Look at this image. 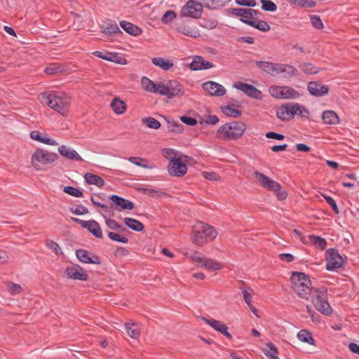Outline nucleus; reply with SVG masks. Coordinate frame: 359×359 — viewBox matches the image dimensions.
Segmentation results:
<instances>
[{"label": "nucleus", "instance_id": "f257e3e1", "mask_svg": "<svg viewBox=\"0 0 359 359\" xmlns=\"http://www.w3.org/2000/svg\"><path fill=\"white\" fill-rule=\"evenodd\" d=\"M46 104L60 115H67L70 107L71 98L62 92H48L43 95Z\"/></svg>", "mask_w": 359, "mask_h": 359}, {"label": "nucleus", "instance_id": "f03ea898", "mask_svg": "<svg viewBox=\"0 0 359 359\" xmlns=\"http://www.w3.org/2000/svg\"><path fill=\"white\" fill-rule=\"evenodd\" d=\"M290 282L292 290L299 297L309 298L313 287L309 276L302 272H292Z\"/></svg>", "mask_w": 359, "mask_h": 359}, {"label": "nucleus", "instance_id": "7ed1b4c3", "mask_svg": "<svg viewBox=\"0 0 359 359\" xmlns=\"http://www.w3.org/2000/svg\"><path fill=\"white\" fill-rule=\"evenodd\" d=\"M246 126L243 121H232L221 126L216 137L223 140H236L244 134Z\"/></svg>", "mask_w": 359, "mask_h": 359}, {"label": "nucleus", "instance_id": "20e7f679", "mask_svg": "<svg viewBox=\"0 0 359 359\" xmlns=\"http://www.w3.org/2000/svg\"><path fill=\"white\" fill-rule=\"evenodd\" d=\"M217 235L215 228L203 222H198L192 227L193 242L203 245L208 240H213Z\"/></svg>", "mask_w": 359, "mask_h": 359}, {"label": "nucleus", "instance_id": "39448f33", "mask_svg": "<svg viewBox=\"0 0 359 359\" xmlns=\"http://www.w3.org/2000/svg\"><path fill=\"white\" fill-rule=\"evenodd\" d=\"M95 194H93L90 197L91 203L95 206L100 207L105 210L111 208L121 212L126 210H131L135 208V205L132 201L118 195L113 194L109 197V198L112 201L110 207L107 205L99 202L98 201H96L95 198Z\"/></svg>", "mask_w": 359, "mask_h": 359}, {"label": "nucleus", "instance_id": "423d86ee", "mask_svg": "<svg viewBox=\"0 0 359 359\" xmlns=\"http://www.w3.org/2000/svg\"><path fill=\"white\" fill-rule=\"evenodd\" d=\"M57 158L58 156L56 153L37 149L32 155L31 163L36 170H41L43 169V166L53 163Z\"/></svg>", "mask_w": 359, "mask_h": 359}, {"label": "nucleus", "instance_id": "0eeeda50", "mask_svg": "<svg viewBox=\"0 0 359 359\" xmlns=\"http://www.w3.org/2000/svg\"><path fill=\"white\" fill-rule=\"evenodd\" d=\"M203 7L202 1L189 0L182 8L180 15L182 17L198 19L203 13Z\"/></svg>", "mask_w": 359, "mask_h": 359}, {"label": "nucleus", "instance_id": "6e6552de", "mask_svg": "<svg viewBox=\"0 0 359 359\" xmlns=\"http://www.w3.org/2000/svg\"><path fill=\"white\" fill-rule=\"evenodd\" d=\"M346 257L344 258L335 248H330L326 251V269L334 271L343 266Z\"/></svg>", "mask_w": 359, "mask_h": 359}, {"label": "nucleus", "instance_id": "1a4fd4ad", "mask_svg": "<svg viewBox=\"0 0 359 359\" xmlns=\"http://www.w3.org/2000/svg\"><path fill=\"white\" fill-rule=\"evenodd\" d=\"M271 96L278 99H297L299 93L290 86H271L269 88Z\"/></svg>", "mask_w": 359, "mask_h": 359}, {"label": "nucleus", "instance_id": "9d476101", "mask_svg": "<svg viewBox=\"0 0 359 359\" xmlns=\"http://www.w3.org/2000/svg\"><path fill=\"white\" fill-rule=\"evenodd\" d=\"M191 259L199 266L205 268L206 269L211 271L219 270L222 266V265L217 261H215L210 258L205 257L197 252H194L191 256Z\"/></svg>", "mask_w": 359, "mask_h": 359}, {"label": "nucleus", "instance_id": "9b49d317", "mask_svg": "<svg viewBox=\"0 0 359 359\" xmlns=\"http://www.w3.org/2000/svg\"><path fill=\"white\" fill-rule=\"evenodd\" d=\"M327 290L325 289L323 291L320 292V294H318L313 296L312 299V302L315 306V308L320 311L321 313L330 316L332 313V309L330 305V303L327 301V298L326 297Z\"/></svg>", "mask_w": 359, "mask_h": 359}, {"label": "nucleus", "instance_id": "f8f14e48", "mask_svg": "<svg viewBox=\"0 0 359 359\" xmlns=\"http://www.w3.org/2000/svg\"><path fill=\"white\" fill-rule=\"evenodd\" d=\"M71 219L74 222L79 224L83 228L88 229L95 238H103L101 227L95 220L83 221L76 217H72Z\"/></svg>", "mask_w": 359, "mask_h": 359}, {"label": "nucleus", "instance_id": "ddd939ff", "mask_svg": "<svg viewBox=\"0 0 359 359\" xmlns=\"http://www.w3.org/2000/svg\"><path fill=\"white\" fill-rule=\"evenodd\" d=\"M168 172L171 176L182 177L187 172V165L180 158L173 157L168 165Z\"/></svg>", "mask_w": 359, "mask_h": 359}, {"label": "nucleus", "instance_id": "4468645a", "mask_svg": "<svg viewBox=\"0 0 359 359\" xmlns=\"http://www.w3.org/2000/svg\"><path fill=\"white\" fill-rule=\"evenodd\" d=\"M298 109L299 103L283 104L278 109L276 115L282 121H288L294 117Z\"/></svg>", "mask_w": 359, "mask_h": 359}, {"label": "nucleus", "instance_id": "2eb2a0df", "mask_svg": "<svg viewBox=\"0 0 359 359\" xmlns=\"http://www.w3.org/2000/svg\"><path fill=\"white\" fill-rule=\"evenodd\" d=\"M66 276L68 278L79 280H87L88 275L85 271L84 269L79 264H74L67 266L65 270Z\"/></svg>", "mask_w": 359, "mask_h": 359}, {"label": "nucleus", "instance_id": "dca6fc26", "mask_svg": "<svg viewBox=\"0 0 359 359\" xmlns=\"http://www.w3.org/2000/svg\"><path fill=\"white\" fill-rule=\"evenodd\" d=\"M253 177L259 182V184L265 189L271 191L272 189H279L280 184L277 182H275L269 177L265 175L264 174L259 172L255 171L252 173Z\"/></svg>", "mask_w": 359, "mask_h": 359}, {"label": "nucleus", "instance_id": "f3484780", "mask_svg": "<svg viewBox=\"0 0 359 359\" xmlns=\"http://www.w3.org/2000/svg\"><path fill=\"white\" fill-rule=\"evenodd\" d=\"M202 87L211 96L220 97L226 93L225 88L222 85L215 81L205 82L203 83Z\"/></svg>", "mask_w": 359, "mask_h": 359}, {"label": "nucleus", "instance_id": "a211bd4d", "mask_svg": "<svg viewBox=\"0 0 359 359\" xmlns=\"http://www.w3.org/2000/svg\"><path fill=\"white\" fill-rule=\"evenodd\" d=\"M233 87L238 90H241L248 96L255 98V99H261L262 98V92L257 89L255 86L250 84L244 83L241 81L236 82L233 84Z\"/></svg>", "mask_w": 359, "mask_h": 359}, {"label": "nucleus", "instance_id": "6ab92c4d", "mask_svg": "<svg viewBox=\"0 0 359 359\" xmlns=\"http://www.w3.org/2000/svg\"><path fill=\"white\" fill-rule=\"evenodd\" d=\"M297 69L290 65L278 64L276 65L274 76H280L284 79H289L296 76Z\"/></svg>", "mask_w": 359, "mask_h": 359}, {"label": "nucleus", "instance_id": "aec40b11", "mask_svg": "<svg viewBox=\"0 0 359 359\" xmlns=\"http://www.w3.org/2000/svg\"><path fill=\"white\" fill-rule=\"evenodd\" d=\"M307 90L309 93L315 97H322L329 92V87L317 81H310L307 84Z\"/></svg>", "mask_w": 359, "mask_h": 359}, {"label": "nucleus", "instance_id": "412c9836", "mask_svg": "<svg viewBox=\"0 0 359 359\" xmlns=\"http://www.w3.org/2000/svg\"><path fill=\"white\" fill-rule=\"evenodd\" d=\"M228 13L233 15L237 17H241V19L249 20L252 19L257 14H260V12L252 8H229Z\"/></svg>", "mask_w": 359, "mask_h": 359}, {"label": "nucleus", "instance_id": "4be33fe9", "mask_svg": "<svg viewBox=\"0 0 359 359\" xmlns=\"http://www.w3.org/2000/svg\"><path fill=\"white\" fill-rule=\"evenodd\" d=\"M201 319L215 330L226 336L227 338H232V335L228 332V327L222 322L212 318L208 319L205 317H201Z\"/></svg>", "mask_w": 359, "mask_h": 359}, {"label": "nucleus", "instance_id": "5701e85b", "mask_svg": "<svg viewBox=\"0 0 359 359\" xmlns=\"http://www.w3.org/2000/svg\"><path fill=\"white\" fill-rule=\"evenodd\" d=\"M93 54L95 56H96L99 58H102L107 61L114 62H116L117 64H121V65L126 64V59L120 57L116 53L96 50V51L93 52Z\"/></svg>", "mask_w": 359, "mask_h": 359}, {"label": "nucleus", "instance_id": "b1692460", "mask_svg": "<svg viewBox=\"0 0 359 359\" xmlns=\"http://www.w3.org/2000/svg\"><path fill=\"white\" fill-rule=\"evenodd\" d=\"M76 256L77 259L82 263L100 264V259L98 256H90L88 251L83 249H78L76 250Z\"/></svg>", "mask_w": 359, "mask_h": 359}, {"label": "nucleus", "instance_id": "393cba45", "mask_svg": "<svg viewBox=\"0 0 359 359\" xmlns=\"http://www.w3.org/2000/svg\"><path fill=\"white\" fill-rule=\"evenodd\" d=\"M167 85V88L169 89V93L168 95V98L172 99L175 97L183 95L184 93L183 86L178 81L175 80L168 81Z\"/></svg>", "mask_w": 359, "mask_h": 359}, {"label": "nucleus", "instance_id": "a878e982", "mask_svg": "<svg viewBox=\"0 0 359 359\" xmlns=\"http://www.w3.org/2000/svg\"><path fill=\"white\" fill-rule=\"evenodd\" d=\"M213 67L214 65L212 62L205 61L203 57L198 55L194 57L192 62L189 65L190 69L194 71L208 69Z\"/></svg>", "mask_w": 359, "mask_h": 359}, {"label": "nucleus", "instance_id": "bb28decb", "mask_svg": "<svg viewBox=\"0 0 359 359\" xmlns=\"http://www.w3.org/2000/svg\"><path fill=\"white\" fill-rule=\"evenodd\" d=\"M32 140L51 146H57L58 143L53 139L47 137L46 134L41 133L39 130H32L29 134Z\"/></svg>", "mask_w": 359, "mask_h": 359}, {"label": "nucleus", "instance_id": "cd10ccee", "mask_svg": "<svg viewBox=\"0 0 359 359\" xmlns=\"http://www.w3.org/2000/svg\"><path fill=\"white\" fill-rule=\"evenodd\" d=\"M59 154L67 159L81 162L83 159L76 150L68 148L65 145L58 147Z\"/></svg>", "mask_w": 359, "mask_h": 359}, {"label": "nucleus", "instance_id": "c85d7f7f", "mask_svg": "<svg viewBox=\"0 0 359 359\" xmlns=\"http://www.w3.org/2000/svg\"><path fill=\"white\" fill-rule=\"evenodd\" d=\"M100 27L102 32L107 36H111L113 34H122L114 20H107L102 24Z\"/></svg>", "mask_w": 359, "mask_h": 359}, {"label": "nucleus", "instance_id": "c756f323", "mask_svg": "<svg viewBox=\"0 0 359 359\" xmlns=\"http://www.w3.org/2000/svg\"><path fill=\"white\" fill-rule=\"evenodd\" d=\"M240 20L250 26L252 27L259 31L262 32H269L271 29L270 25L265 21L257 20H245V19H240Z\"/></svg>", "mask_w": 359, "mask_h": 359}, {"label": "nucleus", "instance_id": "7c9ffc66", "mask_svg": "<svg viewBox=\"0 0 359 359\" xmlns=\"http://www.w3.org/2000/svg\"><path fill=\"white\" fill-rule=\"evenodd\" d=\"M322 119L325 124L336 125L339 123V117L333 110H325L322 114Z\"/></svg>", "mask_w": 359, "mask_h": 359}, {"label": "nucleus", "instance_id": "2f4dec72", "mask_svg": "<svg viewBox=\"0 0 359 359\" xmlns=\"http://www.w3.org/2000/svg\"><path fill=\"white\" fill-rule=\"evenodd\" d=\"M120 26L121 28L126 32L128 34L134 36H137L140 35L142 32V30L141 28L137 27V25H133L131 22H127V21H121L120 22Z\"/></svg>", "mask_w": 359, "mask_h": 359}, {"label": "nucleus", "instance_id": "473e14b6", "mask_svg": "<svg viewBox=\"0 0 359 359\" xmlns=\"http://www.w3.org/2000/svg\"><path fill=\"white\" fill-rule=\"evenodd\" d=\"M205 8L217 10L222 8L231 0H200Z\"/></svg>", "mask_w": 359, "mask_h": 359}, {"label": "nucleus", "instance_id": "72a5a7b5", "mask_svg": "<svg viewBox=\"0 0 359 359\" xmlns=\"http://www.w3.org/2000/svg\"><path fill=\"white\" fill-rule=\"evenodd\" d=\"M123 222H124V224L126 226H128L129 229H130L135 231H137V232L142 231L144 228V226L142 222H140L137 219H133L131 217H126L123 219Z\"/></svg>", "mask_w": 359, "mask_h": 359}, {"label": "nucleus", "instance_id": "f704fd0d", "mask_svg": "<svg viewBox=\"0 0 359 359\" xmlns=\"http://www.w3.org/2000/svg\"><path fill=\"white\" fill-rule=\"evenodd\" d=\"M257 66L262 71L274 76L277 63L267 61H255Z\"/></svg>", "mask_w": 359, "mask_h": 359}, {"label": "nucleus", "instance_id": "c9c22d12", "mask_svg": "<svg viewBox=\"0 0 359 359\" xmlns=\"http://www.w3.org/2000/svg\"><path fill=\"white\" fill-rule=\"evenodd\" d=\"M84 180L87 184H94L98 187H102L104 184V181L101 177L91 172L86 173Z\"/></svg>", "mask_w": 359, "mask_h": 359}, {"label": "nucleus", "instance_id": "e433bc0d", "mask_svg": "<svg viewBox=\"0 0 359 359\" xmlns=\"http://www.w3.org/2000/svg\"><path fill=\"white\" fill-rule=\"evenodd\" d=\"M151 62L153 65L165 71L170 69L174 65L169 60H165L161 57H153Z\"/></svg>", "mask_w": 359, "mask_h": 359}, {"label": "nucleus", "instance_id": "4c0bfd02", "mask_svg": "<svg viewBox=\"0 0 359 359\" xmlns=\"http://www.w3.org/2000/svg\"><path fill=\"white\" fill-rule=\"evenodd\" d=\"M298 339L302 342L307 343L310 345H314L316 340L312 336V334L307 330H300L297 335Z\"/></svg>", "mask_w": 359, "mask_h": 359}, {"label": "nucleus", "instance_id": "58836bf2", "mask_svg": "<svg viewBox=\"0 0 359 359\" xmlns=\"http://www.w3.org/2000/svg\"><path fill=\"white\" fill-rule=\"evenodd\" d=\"M111 107L116 114H122L126 111L125 102L118 97L113 99L111 102Z\"/></svg>", "mask_w": 359, "mask_h": 359}, {"label": "nucleus", "instance_id": "ea45409f", "mask_svg": "<svg viewBox=\"0 0 359 359\" xmlns=\"http://www.w3.org/2000/svg\"><path fill=\"white\" fill-rule=\"evenodd\" d=\"M309 241L316 248L321 250H325L327 244L324 238L314 235L309 236Z\"/></svg>", "mask_w": 359, "mask_h": 359}, {"label": "nucleus", "instance_id": "a19ab883", "mask_svg": "<svg viewBox=\"0 0 359 359\" xmlns=\"http://www.w3.org/2000/svg\"><path fill=\"white\" fill-rule=\"evenodd\" d=\"M125 327L128 334L133 339H137L140 334L139 326L136 323H126Z\"/></svg>", "mask_w": 359, "mask_h": 359}, {"label": "nucleus", "instance_id": "79ce46f5", "mask_svg": "<svg viewBox=\"0 0 359 359\" xmlns=\"http://www.w3.org/2000/svg\"><path fill=\"white\" fill-rule=\"evenodd\" d=\"M300 69L306 74H316L319 72L320 68L312 63L304 62L299 65Z\"/></svg>", "mask_w": 359, "mask_h": 359}, {"label": "nucleus", "instance_id": "37998d69", "mask_svg": "<svg viewBox=\"0 0 359 359\" xmlns=\"http://www.w3.org/2000/svg\"><path fill=\"white\" fill-rule=\"evenodd\" d=\"M165 120L168 123V130L171 133H181L184 130L183 126L180 123L175 121H170L167 118L164 117Z\"/></svg>", "mask_w": 359, "mask_h": 359}, {"label": "nucleus", "instance_id": "c03bdc74", "mask_svg": "<svg viewBox=\"0 0 359 359\" xmlns=\"http://www.w3.org/2000/svg\"><path fill=\"white\" fill-rule=\"evenodd\" d=\"M105 224L108 226L109 229L113 231H116L118 232H123L126 231V228L119 224L116 220L106 218Z\"/></svg>", "mask_w": 359, "mask_h": 359}, {"label": "nucleus", "instance_id": "a18cd8bd", "mask_svg": "<svg viewBox=\"0 0 359 359\" xmlns=\"http://www.w3.org/2000/svg\"><path fill=\"white\" fill-rule=\"evenodd\" d=\"M121 232L109 231L107 236L109 238L113 241H116L121 243H128V238L125 236H121Z\"/></svg>", "mask_w": 359, "mask_h": 359}, {"label": "nucleus", "instance_id": "49530a36", "mask_svg": "<svg viewBox=\"0 0 359 359\" xmlns=\"http://www.w3.org/2000/svg\"><path fill=\"white\" fill-rule=\"evenodd\" d=\"M221 111L223 114L229 117L238 118L241 116V111L231 108L229 106H224L221 107Z\"/></svg>", "mask_w": 359, "mask_h": 359}, {"label": "nucleus", "instance_id": "de8ad7c7", "mask_svg": "<svg viewBox=\"0 0 359 359\" xmlns=\"http://www.w3.org/2000/svg\"><path fill=\"white\" fill-rule=\"evenodd\" d=\"M64 68L62 65L57 63L50 64L45 68V73L49 75H55L57 73L62 72Z\"/></svg>", "mask_w": 359, "mask_h": 359}, {"label": "nucleus", "instance_id": "09e8293b", "mask_svg": "<svg viewBox=\"0 0 359 359\" xmlns=\"http://www.w3.org/2000/svg\"><path fill=\"white\" fill-rule=\"evenodd\" d=\"M143 123L147 125V126L151 129H158L161 127V123L156 120V118L149 116L146 118H143L142 119Z\"/></svg>", "mask_w": 359, "mask_h": 359}, {"label": "nucleus", "instance_id": "8fccbe9b", "mask_svg": "<svg viewBox=\"0 0 359 359\" xmlns=\"http://www.w3.org/2000/svg\"><path fill=\"white\" fill-rule=\"evenodd\" d=\"M262 9L265 11L274 12L277 10V5L270 0H260Z\"/></svg>", "mask_w": 359, "mask_h": 359}, {"label": "nucleus", "instance_id": "3c124183", "mask_svg": "<svg viewBox=\"0 0 359 359\" xmlns=\"http://www.w3.org/2000/svg\"><path fill=\"white\" fill-rule=\"evenodd\" d=\"M63 191L76 198L82 197L83 196V192L80 189L72 186L65 187L63 188Z\"/></svg>", "mask_w": 359, "mask_h": 359}, {"label": "nucleus", "instance_id": "603ef678", "mask_svg": "<svg viewBox=\"0 0 359 359\" xmlns=\"http://www.w3.org/2000/svg\"><path fill=\"white\" fill-rule=\"evenodd\" d=\"M144 89L148 92L153 93L156 83L147 77H143L141 81Z\"/></svg>", "mask_w": 359, "mask_h": 359}, {"label": "nucleus", "instance_id": "864d4df0", "mask_svg": "<svg viewBox=\"0 0 359 359\" xmlns=\"http://www.w3.org/2000/svg\"><path fill=\"white\" fill-rule=\"evenodd\" d=\"M169 92V89L167 88V85H164L163 83H156L153 91L154 93H158L161 95H165L167 97Z\"/></svg>", "mask_w": 359, "mask_h": 359}, {"label": "nucleus", "instance_id": "5fc2aeb1", "mask_svg": "<svg viewBox=\"0 0 359 359\" xmlns=\"http://www.w3.org/2000/svg\"><path fill=\"white\" fill-rule=\"evenodd\" d=\"M46 246L52 250L56 255H62V251L60 247V245L55 241L52 240H47L46 241Z\"/></svg>", "mask_w": 359, "mask_h": 359}, {"label": "nucleus", "instance_id": "6e6d98bb", "mask_svg": "<svg viewBox=\"0 0 359 359\" xmlns=\"http://www.w3.org/2000/svg\"><path fill=\"white\" fill-rule=\"evenodd\" d=\"M219 118L216 115H208L206 118H201L199 121V123L201 125L203 123L210 124V125H216L219 123Z\"/></svg>", "mask_w": 359, "mask_h": 359}, {"label": "nucleus", "instance_id": "4d7b16f0", "mask_svg": "<svg viewBox=\"0 0 359 359\" xmlns=\"http://www.w3.org/2000/svg\"><path fill=\"white\" fill-rule=\"evenodd\" d=\"M129 161L139 167L144 168H151L150 166L147 165V164L144 163V162H147L146 159L142 158L140 157H136V156H132L129 158Z\"/></svg>", "mask_w": 359, "mask_h": 359}, {"label": "nucleus", "instance_id": "13d9d810", "mask_svg": "<svg viewBox=\"0 0 359 359\" xmlns=\"http://www.w3.org/2000/svg\"><path fill=\"white\" fill-rule=\"evenodd\" d=\"M266 347L264 352L269 358L278 354L277 348L272 343L266 344Z\"/></svg>", "mask_w": 359, "mask_h": 359}, {"label": "nucleus", "instance_id": "bf43d9fd", "mask_svg": "<svg viewBox=\"0 0 359 359\" xmlns=\"http://www.w3.org/2000/svg\"><path fill=\"white\" fill-rule=\"evenodd\" d=\"M311 22L313 27L316 29H321L323 28V23L320 18V16L316 15H310Z\"/></svg>", "mask_w": 359, "mask_h": 359}, {"label": "nucleus", "instance_id": "052dcab7", "mask_svg": "<svg viewBox=\"0 0 359 359\" xmlns=\"http://www.w3.org/2000/svg\"><path fill=\"white\" fill-rule=\"evenodd\" d=\"M7 289L9 293L12 295L18 294L22 291L21 286L19 284L14 283H9L7 285Z\"/></svg>", "mask_w": 359, "mask_h": 359}, {"label": "nucleus", "instance_id": "680f3d73", "mask_svg": "<svg viewBox=\"0 0 359 359\" xmlns=\"http://www.w3.org/2000/svg\"><path fill=\"white\" fill-rule=\"evenodd\" d=\"M69 211L72 213L76 215H86V214L88 213V209L82 205H79L76 208L71 207L69 208Z\"/></svg>", "mask_w": 359, "mask_h": 359}, {"label": "nucleus", "instance_id": "e2e57ef3", "mask_svg": "<svg viewBox=\"0 0 359 359\" xmlns=\"http://www.w3.org/2000/svg\"><path fill=\"white\" fill-rule=\"evenodd\" d=\"M140 190L146 196H148L149 197H158L161 194H163V192H159L155 189H149V188H141Z\"/></svg>", "mask_w": 359, "mask_h": 359}, {"label": "nucleus", "instance_id": "0e129e2a", "mask_svg": "<svg viewBox=\"0 0 359 359\" xmlns=\"http://www.w3.org/2000/svg\"><path fill=\"white\" fill-rule=\"evenodd\" d=\"M323 197L326 201V202L332 207L334 212L335 214H339V209L337 205L336 201L330 196L323 195Z\"/></svg>", "mask_w": 359, "mask_h": 359}, {"label": "nucleus", "instance_id": "69168bd1", "mask_svg": "<svg viewBox=\"0 0 359 359\" xmlns=\"http://www.w3.org/2000/svg\"><path fill=\"white\" fill-rule=\"evenodd\" d=\"M176 17V13L172 11H167L161 18V21L163 23H168L171 22Z\"/></svg>", "mask_w": 359, "mask_h": 359}, {"label": "nucleus", "instance_id": "338daca9", "mask_svg": "<svg viewBox=\"0 0 359 359\" xmlns=\"http://www.w3.org/2000/svg\"><path fill=\"white\" fill-rule=\"evenodd\" d=\"M218 22L216 20H204L203 26L208 29H213L217 27Z\"/></svg>", "mask_w": 359, "mask_h": 359}, {"label": "nucleus", "instance_id": "774afa93", "mask_svg": "<svg viewBox=\"0 0 359 359\" xmlns=\"http://www.w3.org/2000/svg\"><path fill=\"white\" fill-rule=\"evenodd\" d=\"M180 121L187 126H194L197 123V121L189 116H182L180 117Z\"/></svg>", "mask_w": 359, "mask_h": 359}]
</instances>
